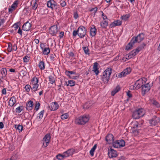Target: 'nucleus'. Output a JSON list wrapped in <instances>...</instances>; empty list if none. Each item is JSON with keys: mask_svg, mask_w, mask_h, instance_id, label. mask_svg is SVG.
<instances>
[{"mask_svg": "<svg viewBox=\"0 0 160 160\" xmlns=\"http://www.w3.org/2000/svg\"><path fill=\"white\" fill-rule=\"evenodd\" d=\"M90 117L88 115H84L76 118L75 120V123L78 125H84L89 120Z\"/></svg>", "mask_w": 160, "mask_h": 160, "instance_id": "nucleus-1", "label": "nucleus"}, {"mask_svg": "<svg viewBox=\"0 0 160 160\" xmlns=\"http://www.w3.org/2000/svg\"><path fill=\"white\" fill-rule=\"evenodd\" d=\"M112 70L111 68H108L103 72L102 80L104 83H107L108 82Z\"/></svg>", "mask_w": 160, "mask_h": 160, "instance_id": "nucleus-2", "label": "nucleus"}, {"mask_svg": "<svg viewBox=\"0 0 160 160\" xmlns=\"http://www.w3.org/2000/svg\"><path fill=\"white\" fill-rule=\"evenodd\" d=\"M141 47H138L135 50H132L129 52L128 54L126 55L124 58L128 60L135 56L142 49Z\"/></svg>", "mask_w": 160, "mask_h": 160, "instance_id": "nucleus-3", "label": "nucleus"}, {"mask_svg": "<svg viewBox=\"0 0 160 160\" xmlns=\"http://www.w3.org/2000/svg\"><path fill=\"white\" fill-rule=\"evenodd\" d=\"M152 83L149 82L147 84L145 83L142 85V94L144 96L150 90L151 87L152 86Z\"/></svg>", "mask_w": 160, "mask_h": 160, "instance_id": "nucleus-4", "label": "nucleus"}, {"mask_svg": "<svg viewBox=\"0 0 160 160\" xmlns=\"http://www.w3.org/2000/svg\"><path fill=\"white\" fill-rule=\"evenodd\" d=\"M147 79L145 78H141L137 80L135 83L134 87L136 89H139L142 87L146 82Z\"/></svg>", "mask_w": 160, "mask_h": 160, "instance_id": "nucleus-5", "label": "nucleus"}, {"mask_svg": "<svg viewBox=\"0 0 160 160\" xmlns=\"http://www.w3.org/2000/svg\"><path fill=\"white\" fill-rule=\"evenodd\" d=\"M78 32L80 38H82L86 35L87 29L84 26H81L78 28Z\"/></svg>", "mask_w": 160, "mask_h": 160, "instance_id": "nucleus-6", "label": "nucleus"}, {"mask_svg": "<svg viewBox=\"0 0 160 160\" xmlns=\"http://www.w3.org/2000/svg\"><path fill=\"white\" fill-rule=\"evenodd\" d=\"M125 142L123 140H117L113 143L112 146L115 148H119L124 146Z\"/></svg>", "mask_w": 160, "mask_h": 160, "instance_id": "nucleus-7", "label": "nucleus"}, {"mask_svg": "<svg viewBox=\"0 0 160 160\" xmlns=\"http://www.w3.org/2000/svg\"><path fill=\"white\" fill-rule=\"evenodd\" d=\"M51 138V136L49 134H46L43 137L42 141L43 145L44 147H47L49 143Z\"/></svg>", "mask_w": 160, "mask_h": 160, "instance_id": "nucleus-8", "label": "nucleus"}, {"mask_svg": "<svg viewBox=\"0 0 160 160\" xmlns=\"http://www.w3.org/2000/svg\"><path fill=\"white\" fill-rule=\"evenodd\" d=\"M144 38V35L143 33H140L137 37L133 38L132 42H134V43L140 42L142 41Z\"/></svg>", "mask_w": 160, "mask_h": 160, "instance_id": "nucleus-9", "label": "nucleus"}, {"mask_svg": "<svg viewBox=\"0 0 160 160\" xmlns=\"http://www.w3.org/2000/svg\"><path fill=\"white\" fill-rule=\"evenodd\" d=\"M40 47L42 50V52L44 55H48L50 52L49 48L45 47V45L43 43H41Z\"/></svg>", "mask_w": 160, "mask_h": 160, "instance_id": "nucleus-10", "label": "nucleus"}, {"mask_svg": "<svg viewBox=\"0 0 160 160\" xmlns=\"http://www.w3.org/2000/svg\"><path fill=\"white\" fill-rule=\"evenodd\" d=\"M131 71V69L130 68H128L124 69L122 72L119 73L118 77L119 78L126 76L127 75L129 74Z\"/></svg>", "mask_w": 160, "mask_h": 160, "instance_id": "nucleus-11", "label": "nucleus"}, {"mask_svg": "<svg viewBox=\"0 0 160 160\" xmlns=\"http://www.w3.org/2000/svg\"><path fill=\"white\" fill-rule=\"evenodd\" d=\"M47 4L48 8H50L52 9L57 8V3L53 0H50L48 1Z\"/></svg>", "mask_w": 160, "mask_h": 160, "instance_id": "nucleus-12", "label": "nucleus"}, {"mask_svg": "<svg viewBox=\"0 0 160 160\" xmlns=\"http://www.w3.org/2000/svg\"><path fill=\"white\" fill-rule=\"evenodd\" d=\"M49 33L52 36H55L58 32V27L56 25L51 26L49 31Z\"/></svg>", "mask_w": 160, "mask_h": 160, "instance_id": "nucleus-13", "label": "nucleus"}, {"mask_svg": "<svg viewBox=\"0 0 160 160\" xmlns=\"http://www.w3.org/2000/svg\"><path fill=\"white\" fill-rule=\"evenodd\" d=\"M108 153L110 158H115L117 156V151L112 148L108 149Z\"/></svg>", "mask_w": 160, "mask_h": 160, "instance_id": "nucleus-14", "label": "nucleus"}, {"mask_svg": "<svg viewBox=\"0 0 160 160\" xmlns=\"http://www.w3.org/2000/svg\"><path fill=\"white\" fill-rule=\"evenodd\" d=\"M32 24L28 21L24 23L22 26V29L26 31H29L31 28Z\"/></svg>", "mask_w": 160, "mask_h": 160, "instance_id": "nucleus-15", "label": "nucleus"}, {"mask_svg": "<svg viewBox=\"0 0 160 160\" xmlns=\"http://www.w3.org/2000/svg\"><path fill=\"white\" fill-rule=\"evenodd\" d=\"M106 140L108 143H111L114 142V137L111 134H108L106 137Z\"/></svg>", "mask_w": 160, "mask_h": 160, "instance_id": "nucleus-16", "label": "nucleus"}, {"mask_svg": "<svg viewBox=\"0 0 160 160\" xmlns=\"http://www.w3.org/2000/svg\"><path fill=\"white\" fill-rule=\"evenodd\" d=\"M58 104L56 102H52L50 105L49 106L48 108L51 111H55L58 109Z\"/></svg>", "mask_w": 160, "mask_h": 160, "instance_id": "nucleus-17", "label": "nucleus"}, {"mask_svg": "<svg viewBox=\"0 0 160 160\" xmlns=\"http://www.w3.org/2000/svg\"><path fill=\"white\" fill-rule=\"evenodd\" d=\"M38 78L35 76L31 79L30 84L39 86L38 84Z\"/></svg>", "mask_w": 160, "mask_h": 160, "instance_id": "nucleus-18", "label": "nucleus"}, {"mask_svg": "<svg viewBox=\"0 0 160 160\" xmlns=\"http://www.w3.org/2000/svg\"><path fill=\"white\" fill-rule=\"evenodd\" d=\"M33 103L32 101H30L28 102L26 104V108L28 111L31 110L33 108Z\"/></svg>", "mask_w": 160, "mask_h": 160, "instance_id": "nucleus-19", "label": "nucleus"}, {"mask_svg": "<svg viewBox=\"0 0 160 160\" xmlns=\"http://www.w3.org/2000/svg\"><path fill=\"white\" fill-rule=\"evenodd\" d=\"M65 74L67 76H69L71 78L74 79H77V76H71V75L72 74H75V72H74L72 71H66L65 72Z\"/></svg>", "mask_w": 160, "mask_h": 160, "instance_id": "nucleus-20", "label": "nucleus"}, {"mask_svg": "<svg viewBox=\"0 0 160 160\" xmlns=\"http://www.w3.org/2000/svg\"><path fill=\"white\" fill-rule=\"evenodd\" d=\"M122 22L120 20H117L114 21L110 25L111 28L114 27L116 26H120L121 25Z\"/></svg>", "mask_w": 160, "mask_h": 160, "instance_id": "nucleus-21", "label": "nucleus"}, {"mask_svg": "<svg viewBox=\"0 0 160 160\" xmlns=\"http://www.w3.org/2000/svg\"><path fill=\"white\" fill-rule=\"evenodd\" d=\"M158 118H153L152 119L149 120V122L151 126H155L156 125L158 122Z\"/></svg>", "mask_w": 160, "mask_h": 160, "instance_id": "nucleus-22", "label": "nucleus"}, {"mask_svg": "<svg viewBox=\"0 0 160 160\" xmlns=\"http://www.w3.org/2000/svg\"><path fill=\"white\" fill-rule=\"evenodd\" d=\"M97 30L94 26H92V27L91 28L90 30V34L92 37L94 36L96 33Z\"/></svg>", "mask_w": 160, "mask_h": 160, "instance_id": "nucleus-23", "label": "nucleus"}, {"mask_svg": "<svg viewBox=\"0 0 160 160\" xmlns=\"http://www.w3.org/2000/svg\"><path fill=\"white\" fill-rule=\"evenodd\" d=\"M150 103L151 105H152L157 108L160 107V104L159 103L154 99L150 100Z\"/></svg>", "mask_w": 160, "mask_h": 160, "instance_id": "nucleus-24", "label": "nucleus"}, {"mask_svg": "<svg viewBox=\"0 0 160 160\" xmlns=\"http://www.w3.org/2000/svg\"><path fill=\"white\" fill-rule=\"evenodd\" d=\"M16 99L14 97H12L9 100V104L10 106H13L16 102Z\"/></svg>", "mask_w": 160, "mask_h": 160, "instance_id": "nucleus-25", "label": "nucleus"}, {"mask_svg": "<svg viewBox=\"0 0 160 160\" xmlns=\"http://www.w3.org/2000/svg\"><path fill=\"white\" fill-rule=\"evenodd\" d=\"M132 39L131 40L130 42L127 45L126 47V50H129L132 49V47L135 43L134 42H132Z\"/></svg>", "mask_w": 160, "mask_h": 160, "instance_id": "nucleus-26", "label": "nucleus"}, {"mask_svg": "<svg viewBox=\"0 0 160 160\" xmlns=\"http://www.w3.org/2000/svg\"><path fill=\"white\" fill-rule=\"evenodd\" d=\"M93 71L96 75H98L99 71L98 68V63L96 62L94 63L93 66Z\"/></svg>", "mask_w": 160, "mask_h": 160, "instance_id": "nucleus-27", "label": "nucleus"}, {"mask_svg": "<svg viewBox=\"0 0 160 160\" xmlns=\"http://www.w3.org/2000/svg\"><path fill=\"white\" fill-rule=\"evenodd\" d=\"M1 78H4L7 74V70L5 68H3L1 69Z\"/></svg>", "mask_w": 160, "mask_h": 160, "instance_id": "nucleus-28", "label": "nucleus"}, {"mask_svg": "<svg viewBox=\"0 0 160 160\" xmlns=\"http://www.w3.org/2000/svg\"><path fill=\"white\" fill-rule=\"evenodd\" d=\"M75 82L73 80H68V82H66V85L67 86H70L71 87L74 86L75 84Z\"/></svg>", "mask_w": 160, "mask_h": 160, "instance_id": "nucleus-29", "label": "nucleus"}, {"mask_svg": "<svg viewBox=\"0 0 160 160\" xmlns=\"http://www.w3.org/2000/svg\"><path fill=\"white\" fill-rule=\"evenodd\" d=\"M38 66L40 70H43L45 68V64L44 62L43 61L39 62L38 64Z\"/></svg>", "mask_w": 160, "mask_h": 160, "instance_id": "nucleus-30", "label": "nucleus"}, {"mask_svg": "<svg viewBox=\"0 0 160 160\" xmlns=\"http://www.w3.org/2000/svg\"><path fill=\"white\" fill-rule=\"evenodd\" d=\"M140 117H142L145 114V110L142 108L138 109L137 110Z\"/></svg>", "mask_w": 160, "mask_h": 160, "instance_id": "nucleus-31", "label": "nucleus"}, {"mask_svg": "<svg viewBox=\"0 0 160 160\" xmlns=\"http://www.w3.org/2000/svg\"><path fill=\"white\" fill-rule=\"evenodd\" d=\"M44 111L43 110L41 111L38 115L37 119L39 121H40L42 118L43 115Z\"/></svg>", "mask_w": 160, "mask_h": 160, "instance_id": "nucleus-32", "label": "nucleus"}, {"mask_svg": "<svg viewBox=\"0 0 160 160\" xmlns=\"http://www.w3.org/2000/svg\"><path fill=\"white\" fill-rule=\"evenodd\" d=\"M120 90V88L119 86H117L112 92L111 94L112 96H114L115 94L118 92Z\"/></svg>", "mask_w": 160, "mask_h": 160, "instance_id": "nucleus-33", "label": "nucleus"}, {"mask_svg": "<svg viewBox=\"0 0 160 160\" xmlns=\"http://www.w3.org/2000/svg\"><path fill=\"white\" fill-rule=\"evenodd\" d=\"M132 117L135 119H138L141 117L139 115L138 112H137V110L133 112Z\"/></svg>", "mask_w": 160, "mask_h": 160, "instance_id": "nucleus-34", "label": "nucleus"}, {"mask_svg": "<svg viewBox=\"0 0 160 160\" xmlns=\"http://www.w3.org/2000/svg\"><path fill=\"white\" fill-rule=\"evenodd\" d=\"M97 148V145L95 144L93 147L91 148V150L90 151V155L93 156L94 155V152L95 149Z\"/></svg>", "mask_w": 160, "mask_h": 160, "instance_id": "nucleus-35", "label": "nucleus"}, {"mask_svg": "<svg viewBox=\"0 0 160 160\" xmlns=\"http://www.w3.org/2000/svg\"><path fill=\"white\" fill-rule=\"evenodd\" d=\"M30 85L32 92H35V91L38 90V88L39 86L33 85L32 84H30Z\"/></svg>", "mask_w": 160, "mask_h": 160, "instance_id": "nucleus-36", "label": "nucleus"}, {"mask_svg": "<svg viewBox=\"0 0 160 160\" xmlns=\"http://www.w3.org/2000/svg\"><path fill=\"white\" fill-rule=\"evenodd\" d=\"M15 127L19 132H20L22 131L23 128L22 126L20 125H15Z\"/></svg>", "mask_w": 160, "mask_h": 160, "instance_id": "nucleus-37", "label": "nucleus"}, {"mask_svg": "<svg viewBox=\"0 0 160 160\" xmlns=\"http://www.w3.org/2000/svg\"><path fill=\"white\" fill-rule=\"evenodd\" d=\"M100 25L103 28H106L108 25V22L106 21H103L101 22Z\"/></svg>", "mask_w": 160, "mask_h": 160, "instance_id": "nucleus-38", "label": "nucleus"}, {"mask_svg": "<svg viewBox=\"0 0 160 160\" xmlns=\"http://www.w3.org/2000/svg\"><path fill=\"white\" fill-rule=\"evenodd\" d=\"M130 16V15L129 14H127L121 16V18L122 20L126 21L129 18Z\"/></svg>", "mask_w": 160, "mask_h": 160, "instance_id": "nucleus-39", "label": "nucleus"}, {"mask_svg": "<svg viewBox=\"0 0 160 160\" xmlns=\"http://www.w3.org/2000/svg\"><path fill=\"white\" fill-rule=\"evenodd\" d=\"M23 109L22 106H20L16 109V112L17 113H20L23 110Z\"/></svg>", "mask_w": 160, "mask_h": 160, "instance_id": "nucleus-40", "label": "nucleus"}, {"mask_svg": "<svg viewBox=\"0 0 160 160\" xmlns=\"http://www.w3.org/2000/svg\"><path fill=\"white\" fill-rule=\"evenodd\" d=\"M56 157L59 160H62L64 158H65V157H64V156L63 153L62 154H58L57 155Z\"/></svg>", "mask_w": 160, "mask_h": 160, "instance_id": "nucleus-41", "label": "nucleus"}, {"mask_svg": "<svg viewBox=\"0 0 160 160\" xmlns=\"http://www.w3.org/2000/svg\"><path fill=\"white\" fill-rule=\"evenodd\" d=\"M70 156L73 154L75 152V150L73 148H70L67 150Z\"/></svg>", "mask_w": 160, "mask_h": 160, "instance_id": "nucleus-42", "label": "nucleus"}, {"mask_svg": "<svg viewBox=\"0 0 160 160\" xmlns=\"http://www.w3.org/2000/svg\"><path fill=\"white\" fill-rule=\"evenodd\" d=\"M18 0H16L15 1H14V2L13 3V4L11 6V8L14 9L15 8L17 7L18 4Z\"/></svg>", "mask_w": 160, "mask_h": 160, "instance_id": "nucleus-43", "label": "nucleus"}, {"mask_svg": "<svg viewBox=\"0 0 160 160\" xmlns=\"http://www.w3.org/2000/svg\"><path fill=\"white\" fill-rule=\"evenodd\" d=\"M69 115L68 113H65L61 116V118L62 120L67 119L68 118Z\"/></svg>", "mask_w": 160, "mask_h": 160, "instance_id": "nucleus-44", "label": "nucleus"}, {"mask_svg": "<svg viewBox=\"0 0 160 160\" xmlns=\"http://www.w3.org/2000/svg\"><path fill=\"white\" fill-rule=\"evenodd\" d=\"M25 68H23L22 69V70L20 71V73L21 75L25 76L26 74V72L25 70Z\"/></svg>", "mask_w": 160, "mask_h": 160, "instance_id": "nucleus-45", "label": "nucleus"}, {"mask_svg": "<svg viewBox=\"0 0 160 160\" xmlns=\"http://www.w3.org/2000/svg\"><path fill=\"white\" fill-rule=\"evenodd\" d=\"M24 88L27 92H29L30 91L31 89V85L27 84L25 86Z\"/></svg>", "mask_w": 160, "mask_h": 160, "instance_id": "nucleus-46", "label": "nucleus"}, {"mask_svg": "<svg viewBox=\"0 0 160 160\" xmlns=\"http://www.w3.org/2000/svg\"><path fill=\"white\" fill-rule=\"evenodd\" d=\"M82 49L84 50L85 53L86 54H89V49L88 48L87 46L83 47H82Z\"/></svg>", "mask_w": 160, "mask_h": 160, "instance_id": "nucleus-47", "label": "nucleus"}, {"mask_svg": "<svg viewBox=\"0 0 160 160\" xmlns=\"http://www.w3.org/2000/svg\"><path fill=\"white\" fill-rule=\"evenodd\" d=\"M38 6L37 2L36 1H34V3L32 5V8L33 10H36L37 9Z\"/></svg>", "mask_w": 160, "mask_h": 160, "instance_id": "nucleus-48", "label": "nucleus"}, {"mask_svg": "<svg viewBox=\"0 0 160 160\" xmlns=\"http://www.w3.org/2000/svg\"><path fill=\"white\" fill-rule=\"evenodd\" d=\"M40 103L38 102H36L34 110H36V111H37L40 107Z\"/></svg>", "mask_w": 160, "mask_h": 160, "instance_id": "nucleus-49", "label": "nucleus"}, {"mask_svg": "<svg viewBox=\"0 0 160 160\" xmlns=\"http://www.w3.org/2000/svg\"><path fill=\"white\" fill-rule=\"evenodd\" d=\"M30 59V57L28 56H26L23 58V60L24 62H29Z\"/></svg>", "mask_w": 160, "mask_h": 160, "instance_id": "nucleus-50", "label": "nucleus"}, {"mask_svg": "<svg viewBox=\"0 0 160 160\" xmlns=\"http://www.w3.org/2000/svg\"><path fill=\"white\" fill-rule=\"evenodd\" d=\"M49 81L50 83L52 84H53L55 82V80L52 77V76L50 75L49 77Z\"/></svg>", "mask_w": 160, "mask_h": 160, "instance_id": "nucleus-51", "label": "nucleus"}, {"mask_svg": "<svg viewBox=\"0 0 160 160\" xmlns=\"http://www.w3.org/2000/svg\"><path fill=\"white\" fill-rule=\"evenodd\" d=\"M7 50L9 52H11L12 50V46L11 44L9 43L8 45V47L7 48Z\"/></svg>", "mask_w": 160, "mask_h": 160, "instance_id": "nucleus-52", "label": "nucleus"}, {"mask_svg": "<svg viewBox=\"0 0 160 160\" xmlns=\"http://www.w3.org/2000/svg\"><path fill=\"white\" fill-rule=\"evenodd\" d=\"M60 3L62 7H64L66 5V2L64 0H61Z\"/></svg>", "mask_w": 160, "mask_h": 160, "instance_id": "nucleus-53", "label": "nucleus"}, {"mask_svg": "<svg viewBox=\"0 0 160 160\" xmlns=\"http://www.w3.org/2000/svg\"><path fill=\"white\" fill-rule=\"evenodd\" d=\"M139 126L140 127V125L138 123V122H135L134 123L133 126V128H136L138 127Z\"/></svg>", "mask_w": 160, "mask_h": 160, "instance_id": "nucleus-54", "label": "nucleus"}, {"mask_svg": "<svg viewBox=\"0 0 160 160\" xmlns=\"http://www.w3.org/2000/svg\"><path fill=\"white\" fill-rule=\"evenodd\" d=\"M63 153L64 155V157H65V158H67V157H68L70 156L67 150V151L64 152H63Z\"/></svg>", "mask_w": 160, "mask_h": 160, "instance_id": "nucleus-55", "label": "nucleus"}, {"mask_svg": "<svg viewBox=\"0 0 160 160\" xmlns=\"http://www.w3.org/2000/svg\"><path fill=\"white\" fill-rule=\"evenodd\" d=\"M5 19H0V27L5 22Z\"/></svg>", "mask_w": 160, "mask_h": 160, "instance_id": "nucleus-56", "label": "nucleus"}, {"mask_svg": "<svg viewBox=\"0 0 160 160\" xmlns=\"http://www.w3.org/2000/svg\"><path fill=\"white\" fill-rule=\"evenodd\" d=\"M127 95L129 98H131L132 97V94L131 93V92L130 91H128L127 92Z\"/></svg>", "mask_w": 160, "mask_h": 160, "instance_id": "nucleus-57", "label": "nucleus"}, {"mask_svg": "<svg viewBox=\"0 0 160 160\" xmlns=\"http://www.w3.org/2000/svg\"><path fill=\"white\" fill-rule=\"evenodd\" d=\"M73 35L74 36H76L77 35H78V30L77 31L74 30L72 33Z\"/></svg>", "mask_w": 160, "mask_h": 160, "instance_id": "nucleus-58", "label": "nucleus"}, {"mask_svg": "<svg viewBox=\"0 0 160 160\" xmlns=\"http://www.w3.org/2000/svg\"><path fill=\"white\" fill-rule=\"evenodd\" d=\"M74 17L75 19H77L78 17V14L77 12H74Z\"/></svg>", "mask_w": 160, "mask_h": 160, "instance_id": "nucleus-59", "label": "nucleus"}, {"mask_svg": "<svg viewBox=\"0 0 160 160\" xmlns=\"http://www.w3.org/2000/svg\"><path fill=\"white\" fill-rule=\"evenodd\" d=\"M60 34L59 36V37L60 38H62L64 34V32H60Z\"/></svg>", "mask_w": 160, "mask_h": 160, "instance_id": "nucleus-60", "label": "nucleus"}, {"mask_svg": "<svg viewBox=\"0 0 160 160\" xmlns=\"http://www.w3.org/2000/svg\"><path fill=\"white\" fill-rule=\"evenodd\" d=\"M12 50L16 51L17 49V45L15 44H14L13 46H12Z\"/></svg>", "mask_w": 160, "mask_h": 160, "instance_id": "nucleus-61", "label": "nucleus"}, {"mask_svg": "<svg viewBox=\"0 0 160 160\" xmlns=\"http://www.w3.org/2000/svg\"><path fill=\"white\" fill-rule=\"evenodd\" d=\"M2 93L4 95H5L6 94V88H4L2 90Z\"/></svg>", "mask_w": 160, "mask_h": 160, "instance_id": "nucleus-62", "label": "nucleus"}, {"mask_svg": "<svg viewBox=\"0 0 160 160\" xmlns=\"http://www.w3.org/2000/svg\"><path fill=\"white\" fill-rule=\"evenodd\" d=\"M98 10V8L97 7L92 8L90 10V11L91 12L94 11V12L95 13Z\"/></svg>", "mask_w": 160, "mask_h": 160, "instance_id": "nucleus-63", "label": "nucleus"}, {"mask_svg": "<svg viewBox=\"0 0 160 160\" xmlns=\"http://www.w3.org/2000/svg\"><path fill=\"white\" fill-rule=\"evenodd\" d=\"M13 27L15 28V30H16L19 27L17 23L14 24L13 25Z\"/></svg>", "mask_w": 160, "mask_h": 160, "instance_id": "nucleus-64", "label": "nucleus"}]
</instances>
